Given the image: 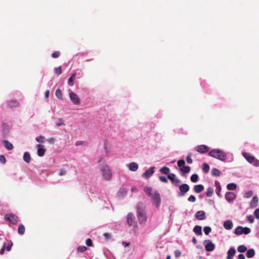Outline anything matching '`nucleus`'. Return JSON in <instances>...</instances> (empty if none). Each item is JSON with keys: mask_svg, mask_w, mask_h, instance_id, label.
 Listing matches in <instances>:
<instances>
[{"mask_svg": "<svg viewBox=\"0 0 259 259\" xmlns=\"http://www.w3.org/2000/svg\"><path fill=\"white\" fill-rule=\"evenodd\" d=\"M85 244L88 246L91 247L93 246L92 241L90 238H88L85 241Z\"/></svg>", "mask_w": 259, "mask_h": 259, "instance_id": "nucleus-45", "label": "nucleus"}, {"mask_svg": "<svg viewBox=\"0 0 259 259\" xmlns=\"http://www.w3.org/2000/svg\"><path fill=\"white\" fill-rule=\"evenodd\" d=\"M52 56L54 58H58L60 56V53L59 52H55L52 54Z\"/></svg>", "mask_w": 259, "mask_h": 259, "instance_id": "nucleus-55", "label": "nucleus"}, {"mask_svg": "<svg viewBox=\"0 0 259 259\" xmlns=\"http://www.w3.org/2000/svg\"><path fill=\"white\" fill-rule=\"evenodd\" d=\"M255 254V251L253 249H249L247 251V257L248 258H251L254 256Z\"/></svg>", "mask_w": 259, "mask_h": 259, "instance_id": "nucleus-29", "label": "nucleus"}, {"mask_svg": "<svg viewBox=\"0 0 259 259\" xmlns=\"http://www.w3.org/2000/svg\"><path fill=\"white\" fill-rule=\"evenodd\" d=\"M0 162L3 163L5 164L6 162V159L4 155H0Z\"/></svg>", "mask_w": 259, "mask_h": 259, "instance_id": "nucleus-49", "label": "nucleus"}, {"mask_svg": "<svg viewBox=\"0 0 259 259\" xmlns=\"http://www.w3.org/2000/svg\"><path fill=\"white\" fill-rule=\"evenodd\" d=\"M170 169L166 166H164L160 169V171L163 174L167 175L169 174Z\"/></svg>", "mask_w": 259, "mask_h": 259, "instance_id": "nucleus-30", "label": "nucleus"}, {"mask_svg": "<svg viewBox=\"0 0 259 259\" xmlns=\"http://www.w3.org/2000/svg\"><path fill=\"white\" fill-rule=\"evenodd\" d=\"M131 191L132 192H137L138 191V190L137 188L136 187H132L131 188Z\"/></svg>", "mask_w": 259, "mask_h": 259, "instance_id": "nucleus-63", "label": "nucleus"}, {"mask_svg": "<svg viewBox=\"0 0 259 259\" xmlns=\"http://www.w3.org/2000/svg\"><path fill=\"white\" fill-rule=\"evenodd\" d=\"M87 250V247L85 246H79L77 247V250L78 252H83Z\"/></svg>", "mask_w": 259, "mask_h": 259, "instance_id": "nucleus-37", "label": "nucleus"}, {"mask_svg": "<svg viewBox=\"0 0 259 259\" xmlns=\"http://www.w3.org/2000/svg\"><path fill=\"white\" fill-rule=\"evenodd\" d=\"M5 219L6 221L13 225L16 224L18 222V217L14 214H6L5 215Z\"/></svg>", "mask_w": 259, "mask_h": 259, "instance_id": "nucleus-6", "label": "nucleus"}, {"mask_svg": "<svg viewBox=\"0 0 259 259\" xmlns=\"http://www.w3.org/2000/svg\"><path fill=\"white\" fill-rule=\"evenodd\" d=\"M69 97L71 101L75 104H79L80 103V99L78 96L73 92L69 93Z\"/></svg>", "mask_w": 259, "mask_h": 259, "instance_id": "nucleus-11", "label": "nucleus"}, {"mask_svg": "<svg viewBox=\"0 0 259 259\" xmlns=\"http://www.w3.org/2000/svg\"><path fill=\"white\" fill-rule=\"evenodd\" d=\"M44 139L45 138L42 136H39L36 138V141L41 143L44 142Z\"/></svg>", "mask_w": 259, "mask_h": 259, "instance_id": "nucleus-42", "label": "nucleus"}, {"mask_svg": "<svg viewBox=\"0 0 259 259\" xmlns=\"http://www.w3.org/2000/svg\"><path fill=\"white\" fill-rule=\"evenodd\" d=\"M224 227L227 230H230L233 227V223L231 221L227 220L224 223Z\"/></svg>", "mask_w": 259, "mask_h": 259, "instance_id": "nucleus-19", "label": "nucleus"}, {"mask_svg": "<svg viewBox=\"0 0 259 259\" xmlns=\"http://www.w3.org/2000/svg\"><path fill=\"white\" fill-rule=\"evenodd\" d=\"M55 73L58 75L61 74H62L61 67H59L56 68L55 69Z\"/></svg>", "mask_w": 259, "mask_h": 259, "instance_id": "nucleus-43", "label": "nucleus"}, {"mask_svg": "<svg viewBox=\"0 0 259 259\" xmlns=\"http://www.w3.org/2000/svg\"><path fill=\"white\" fill-rule=\"evenodd\" d=\"M160 181L162 182L167 183L168 182L167 179L164 176H160L159 178Z\"/></svg>", "mask_w": 259, "mask_h": 259, "instance_id": "nucleus-47", "label": "nucleus"}, {"mask_svg": "<svg viewBox=\"0 0 259 259\" xmlns=\"http://www.w3.org/2000/svg\"><path fill=\"white\" fill-rule=\"evenodd\" d=\"M151 198L153 205L157 208L159 207L161 201L159 193L157 191L155 192Z\"/></svg>", "mask_w": 259, "mask_h": 259, "instance_id": "nucleus-5", "label": "nucleus"}, {"mask_svg": "<svg viewBox=\"0 0 259 259\" xmlns=\"http://www.w3.org/2000/svg\"><path fill=\"white\" fill-rule=\"evenodd\" d=\"M245 256L243 254H239L238 256V259H245Z\"/></svg>", "mask_w": 259, "mask_h": 259, "instance_id": "nucleus-60", "label": "nucleus"}, {"mask_svg": "<svg viewBox=\"0 0 259 259\" xmlns=\"http://www.w3.org/2000/svg\"><path fill=\"white\" fill-rule=\"evenodd\" d=\"M137 212L139 223L141 224L146 222L147 218L145 212V207L142 203L138 204Z\"/></svg>", "mask_w": 259, "mask_h": 259, "instance_id": "nucleus-2", "label": "nucleus"}, {"mask_svg": "<svg viewBox=\"0 0 259 259\" xmlns=\"http://www.w3.org/2000/svg\"><path fill=\"white\" fill-rule=\"evenodd\" d=\"M237 250L240 252H244L247 250V247L244 245H241L238 247Z\"/></svg>", "mask_w": 259, "mask_h": 259, "instance_id": "nucleus-34", "label": "nucleus"}, {"mask_svg": "<svg viewBox=\"0 0 259 259\" xmlns=\"http://www.w3.org/2000/svg\"><path fill=\"white\" fill-rule=\"evenodd\" d=\"M205 242V248L206 251H212L214 250L215 245L210 240H206Z\"/></svg>", "mask_w": 259, "mask_h": 259, "instance_id": "nucleus-10", "label": "nucleus"}, {"mask_svg": "<svg viewBox=\"0 0 259 259\" xmlns=\"http://www.w3.org/2000/svg\"><path fill=\"white\" fill-rule=\"evenodd\" d=\"M236 198V195L233 192H228L225 194V198L228 201H232Z\"/></svg>", "mask_w": 259, "mask_h": 259, "instance_id": "nucleus-13", "label": "nucleus"}, {"mask_svg": "<svg viewBox=\"0 0 259 259\" xmlns=\"http://www.w3.org/2000/svg\"><path fill=\"white\" fill-rule=\"evenodd\" d=\"M202 169L205 173H207L209 170V166L207 163H203Z\"/></svg>", "mask_w": 259, "mask_h": 259, "instance_id": "nucleus-38", "label": "nucleus"}, {"mask_svg": "<svg viewBox=\"0 0 259 259\" xmlns=\"http://www.w3.org/2000/svg\"><path fill=\"white\" fill-rule=\"evenodd\" d=\"M179 189L180 193H179L178 196L181 197L185 195V194L189 190L190 187L188 184H183L180 186Z\"/></svg>", "mask_w": 259, "mask_h": 259, "instance_id": "nucleus-7", "label": "nucleus"}, {"mask_svg": "<svg viewBox=\"0 0 259 259\" xmlns=\"http://www.w3.org/2000/svg\"><path fill=\"white\" fill-rule=\"evenodd\" d=\"M213 193V189L211 187H208L207 189L206 195L208 197L212 196Z\"/></svg>", "mask_w": 259, "mask_h": 259, "instance_id": "nucleus-31", "label": "nucleus"}, {"mask_svg": "<svg viewBox=\"0 0 259 259\" xmlns=\"http://www.w3.org/2000/svg\"><path fill=\"white\" fill-rule=\"evenodd\" d=\"M138 168V164L135 162H131L128 164V168L131 171H136Z\"/></svg>", "mask_w": 259, "mask_h": 259, "instance_id": "nucleus-16", "label": "nucleus"}, {"mask_svg": "<svg viewBox=\"0 0 259 259\" xmlns=\"http://www.w3.org/2000/svg\"><path fill=\"white\" fill-rule=\"evenodd\" d=\"M188 200L190 202H194L196 201V198L194 195H190Z\"/></svg>", "mask_w": 259, "mask_h": 259, "instance_id": "nucleus-51", "label": "nucleus"}, {"mask_svg": "<svg viewBox=\"0 0 259 259\" xmlns=\"http://www.w3.org/2000/svg\"><path fill=\"white\" fill-rule=\"evenodd\" d=\"M236 253V250L234 248H231L229 249V250L228 251V256L227 258V259H232L233 257L234 256L235 254Z\"/></svg>", "mask_w": 259, "mask_h": 259, "instance_id": "nucleus-18", "label": "nucleus"}, {"mask_svg": "<svg viewBox=\"0 0 259 259\" xmlns=\"http://www.w3.org/2000/svg\"><path fill=\"white\" fill-rule=\"evenodd\" d=\"M220 192H221V188L220 187L217 188V190H216V193H217V195L219 196H220Z\"/></svg>", "mask_w": 259, "mask_h": 259, "instance_id": "nucleus-59", "label": "nucleus"}, {"mask_svg": "<svg viewBox=\"0 0 259 259\" xmlns=\"http://www.w3.org/2000/svg\"><path fill=\"white\" fill-rule=\"evenodd\" d=\"M212 175L215 177L219 176L221 174L220 171L217 168H213L211 171Z\"/></svg>", "mask_w": 259, "mask_h": 259, "instance_id": "nucleus-35", "label": "nucleus"}, {"mask_svg": "<svg viewBox=\"0 0 259 259\" xmlns=\"http://www.w3.org/2000/svg\"><path fill=\"white\" fill-rule=\"evenodd\" d=\"M2 143L4 144L5 147L8 150H10L13 149V146L12 144H11L10 142L7 140H4L2 141Z\"/></svg>", "mask_w": 259, "mask_h": 259, "instance_id": "nucleus-17", "label": "nucleus"}, {"mask_svg": "<svg viewBox=\"0 0 259 259\" xmlns=\"http://www.w3.org/2000/svg\"><path fill=\"white\" fill-rule=\"evenodd\" d=\"M198 176L197 174H193L191 177V181L192 182H196L198 181Z\"/></svg>", "mask_w": 259, "mask_h": 259, "instance_id": "nucleus-39", "label": "nucleus"}, {"mask_svg": "<svg viewBox=\"0 0 259 259\" xmlns=\"http://www.w3.org/2000/svg\"><path fill=\"white\" fill-rule=\"evenodd\" d=\"M185 162L184 160H180L178 161V165L179 167L185 166Z\"/></svg>", "mask_w": 259, "mask_h": 259, "instance_id": "nucleus-44", "label": "nucleus"}, {"mask_svg": "<svg viewBox=\"0 0 259 259\" xmlns=\"http://www.w3.org/2000/svg\"><path fill=\"white\" fill-rule=\"evenodd\" d=\"M50 94V91L49 90H47L45 92V96L46 98H48Z\"/></svg>", "mask_w": 259, "mask_h": 259, "instance_id": "nucleus-61", "label": "nucleus"}, {"mask_svg": "<svg viewBox=\"0 0 259 259\" xmlns=\"http://www.w3.org/2000/svg\"><path fill=\"white\" fill-rule=\"evenodd\" d=\"M55 95L60 99H62V93L60 89H57L55 92Z\"/></svg>", "mask_w": 259, "mask_h": 259, "instance_id": "nucleus-36", "label": "nucleus"}, {"mask_svg": "<svg viewBox=\"0 0 259 259\" xmlns=\"http://www.w3.org/2000/svg\"><path fill=\"white\" fill-rule=\"evenodd\" d=\"M227 188L229 190H233L236 189L237 185L235 183H230L227 185Z\"/></svg>", "mask_w": 259, "mask_h": 259, "instance_id": "nucleus-33", "label": "nucleus"}, {"mask_svg": "<svg viewBox=\"0 0 259 259\" xmlns=\"http://www.w3.org/2000/svg\"><path fill=\"white\" fill-rule=\"evenodd\" d=\"M186 161H187V162L189 164H191L193 162V160L191 158V154H189L187 158H186Z\"/></svg>", "mask_w": 259, "mask_h": 259, "instance_id": "nucleus-46", "label": "nucleus"}, {"mask_svg": "<svg viewBox=\"0 0 259 259\" xmlns=\"http://www.w3.org/2000/svg\"><path fill=\"white\" fill-rule=\"evenodd\" d=\"M5 250V247H3L0 250V254L2 255L4 253Z\"/></svg>", "mask_w": 259, "mask_h": 259, "instance_id": "nucleus-64", "label": "nucleus"}, {"mask_svg": "<svg viewBox=\"0 0 259 259\" xmlns=\"http://www.w3.org/2000/svg\"><path fill=\"white\" fill-rule=\"evenodd\" d=\"M167 178L172 182L176 179V176L174 174H170L168 175Z\"/></svg>", "mask_w": 259, "mask_h": 259, "instance_id": "nucleus-40", "label": "nucleus"}, {"mask_svg": "<svg viewBox=\"0 0 259 259\" xmlns=\"http://www.w3.org/2000/svg\"><path fill=\"white\" fill-rule=\"evenodd\" d=\"M23 159L27 163H29L31 160V156L29 152H25L23 155Z\"/></svg>", "mask_w": 259, "mask_h": 259, "instance_id": "nucleus-26", "label": "nucleus"}, {"mask_svg": "<svg viewBox=\"0 0 259 259\" xmlns=\"http://www.w3.org/2000/svg\"><path fill=\"white\" fill-rule=\"evenodd\" d=\"M76 75V73H73L70 77L69 78L68 80V84L70 86H72L74 84V79L75 78Z\"/></svg>", "mask_w": 259, "mask_h": 259, "instance_id": "nucleus-23", "label": "nucleus"}, {"mask_svg": "<svg viewBox=\"0 0 259 259\" xmlns=\"http://www.w3.org/2000/svg\"><path fill=\"white\" fill-rule=\"evenodd\" d=\"M25 229L23 225L20 224L18 229V233L21 235H23L25 233Z\"/></svg>", "mask_w": 259, "mask_h": 259, "instance_id": "nucleus-27", "label": "nucleus"}, {"mask_svg": "<svg viewBox=\"0 0 259 259\" xmlns=\"http://www.w3.org/2000/svg\"><path fill=\"white\" fill-rule=\"evenodd\" d=\"M235 234L237 235H240L243 234V227L241 226H238L234 232Z\"/></svg>", "mask_w": 259, "mask_h": 259, "instance_id": "nucleus-28", "label": "nucleus"}, {"mask_svg": "<svg viewBox=\"0 0 259 259\" xmlns=\"http://www.w3.org/2000/svg\"><path fill=\"white\" fill-rule=\"evenodd\" d=\"M196 218L197 220H203L205 218V213L202 210L198 211L196 213Z\"/></svg>", "mask_w": 259, "mask_h": 259, "instance_id": "nucleus-15", "label": "nucleus"}, {"mask_svg": "<svg viewBox=\"0 0 259 259\" xmlns=\"http://www.w3.org/2000/svg\"><path fill=\"white\" fill-rule=\"evenodd\" d=\"M144 191L146 193V194L149 196L151 197L153 194L152 193V189L151 187H145L144 188Z\"/></svg>", "mask_w": 259, "mask_h": 259, "instance_id": "nucleus-25", "label": "nucleus"}, {"mask_svg": "<svg viewBox=\"0 0 259 259\" xmlns=\"http://www.w3.org/2000/svg\"><path fill=\"white\" fill-rule=\"evenodd\" d=\"M154 172V167H152L147 170L143 174L142 176L144 178H149L151 177Z\"/></svg>", "mask_w": 259, "mask_h": 259, "instance_id": "nucleus-14", "label": "nucleus"}, {"mask_svg": "<svg viewBox=\"0 0 259 259\" xmlns=\"http://www.w3.org/2000/svg\"><path fill=\"white\" fill-rule=\"evenodd\" d=\"M37 151V155L40 156H43L46 152V149L44 148V146L41 144H38L36 146Z\"/></svg>", "mask_w": 259, "mask_h": 259, "instance_id": "nucleus-12", "label": "nucleus"}, {"mask_svg": "<svg viewBox=\"0 0 259 259\" xmlns=\"http://www.w3.org/2000/svg\"><path fill=\"white\" fill-rule=\"evenodd\" d=\"M191 168L189 166H185L181 168L180 170L183 173H188L190 171Z\"/></svg>", "mask_w": 259, "mask_h": 259, "instance_id": "nucleus-32", "label": "nucleus"}, {"mask_svg": "<svg viewBox=\"0 0 259 259\" xmlns=\"http://www.w3.org/2000/svg\"><path fill=\"white\" fill-rule=\"evenodd\" d=\"M211 231V229L210 227L207 226L204 228V232L206 235H208Z\"/></svg>", "mask_w": 259, "mask_h": 259, "instance_id": "nucleus-41", "label": "nucleus"}, {"mask_svg": "<svg viewBox=\"0 0 259 259\" xmlns=\"http://www.w3.org/2000/svg\"><path fill=\"white\" fill-rule=\"evenodd\" d=\"M103 236H104V237L106 239H110L111 238V235L109 233H104L103 234Z\"/></svg>", "mask_w": 259, "mask_h": 259, "instance_id": "nucleus-58", "label": "nucleus"}, {"mask_svg": "<svg viewBox=\"0 0 259 259\" xmlns=\"http://www.w3.org/2000/svg\"><path fill=\"white\" fill-rule=\"evenodd\" d=\"M180 183H181L180 180L177 178L175 179V180L174 182H172V184L176 186H178Z\"/></svg>", "mask_w": 259, "mask_h": 259, "instance_id": "nucleus-53", "label": "nucleus"}, {"mask_svg": "<svg viewBox=\"0 0 259 259\" xmlns=\"http://www.w3.org/2000/svg\"><path fill=\"white\" fill-rule=\"evenodd\" d=\"M99 162L103 163H101V166L100 167V171L103 177L106 180H110L112 177V174L109 167L105 163L103 158H101L99 160Z\"/></svg>", "mask_w": 259, "mask_h": 259, "instance_id": "nucleus-1", "label": "nucleus"}, {"mask_svg": "<svg viewBox=\"0 0 259 259\" xmlns=\"http://www.w3.org/2000/svg\"><path fill=\"white\" fill-rule=\"evenodd\" d=\"M66 170L64 169H61L59 170V175L60 176H64L66 174Z\"/></svg>", "mask_w": 259, "mask_h": 259, "instance_id": "nucleus-54", "label": "nucleus"}, {"mask_svg": "<svg viewBox=\"0 0 259 259\" xmlns=\"http://www.w3.org/2000/svg\"><path fill=\"white\" fill-rule=\"evenodd\" d=\"M258 199L257 196H254L250 202V206L252 208H254L257 205Z\"/></svg>", "mask_w": 259, "mask_h": 259, "instance_id": "nucleus-20", "label": "nucleus"}, {"mask_svg": "<svg viewBox=\"0 0 259 259\" xmlns=\"http://www.w3.org/2000/svg\"><path fill=\"white\" fill-rule=\"evenodd\" d=\"M195 150L198 152L203 154L208 152L209 147L205 145H200L196 146L195 148Z\"/></svg>", "mask_w": 259, "mask_h": 259, "instance_id": "nucleus-8", "label": "nucleus"}, {"mask_svg": "<svg viewBox=\"0 0 259 259\" xmlns=\"http://www.w3.org/2000/svg\"><path fill=\"white\" fill-rule=\"evenodd\" d=\"M254 215L256 219H259V208H257L255 210Z\"/></svg>", "mask_w": 259, "mask_h": 259, "instance_id": "nucleus-56", "label": "nucleus"}, {"mask_svg": "<svg viewBox=\"0 0 259 259\" xmlns=\"http://www.w3.org/2000/svg\"><path fill=\"white\" fill-rule=\"evenodd\" d=\"M250 232V229L247 227H243V233L248 234Z\"/></svg>", "mask_w": 259, "mask_h": 259, "instance_id": "nucleus-48", "label": "nucleus"}, {"mask_svg": "<svg viewBox=\"0 0 259 259\" xmlns=\"http://www.w3.org/2000/svg\"><path fill=\"white\" fill-rule=\"evenodd\" d=\"M252 195H253L252 191H249L245 194L244 197H245L246 198H249V197H250Z\"/></svg>", "mask_w": 259, "mask_h": 259, "instance_id": "nucleus-52", "label": "nucleus"}, {"mask_svg": "<svg viewBox=\"0 0 259 259\" xmlns=\"http://www.w3.org/2000/svg\"><path fill=\"white\" fill-rule=\"evenodd\" d=\"M194 232L197 235H202V228L200 226H196L193 229Z\"/></svg>", "mask_w": 259, "mask_h": 259, "instance_id": "nucleus-22", "label": "nucleus"}, {"mask_svg": "<svg viewBox=\"0 0 259 259\" xmlns=\"http://www.w3.org/2000/svg\"><path fill=\"white\" fill-rule=\"evenodd\" d=\"M247 220L249 223H252L254 222V219L252 215H249L247 216Z\"/></svg>", "mask_w": 259, "mask_h": 259, "instance_id": "nucleus-50", "label": "nucleus"}, {"mask_svg": "<svg viewBox=\"0 0 259 259\" xmlns=\"http://www.w3.org/2000/svg\"><path fill=\"white\" fill-rule=\"evenodd\" d=\"M243 156L246 159V160L249 162L252 163L255 166H259V160L255 159V157L252 156L251 154L247 152L243 153Z\"/></svg>", "mask_w": 259, "mask_h": 259, "instance_id": "nucleus-4", "label": "nucleus"}, {"mask_svg": "<svg viewBox=\"0 0 259 259\" xmlns=\"http://www.w3.org/2000/svg\"><path fill=\"white\" fill-rule=\"evenodd\" d=\"M181 252L180 250H177L175 251V256L178 257L180 256Z\"/></svg>", "mask_w": 259, "mask_h": 259, "instance_id": "nucleus-57", "label": "nucleus"}, {"mask_svg": "<svg viewBox=\"0 0 259 259\" xmlns=\"http://www.w3.org/2000/svg\"><path fill=\"white\" fill-rule=\"evenodd\" d=\"M12 245V242L11 241H8L7 242L4 243L3 247H5V249L7 251H10L11 249Z\"/></svg>", "mask_w": 259, "mask_h": 259, "instance_id": "nucleus-24", "label": "nucleus"}, {"mask_svg": "<svg viewBox=\"0 0 259 259\" xmlns=\"http://www.w3.org/2000/svg\"><path fill=\"white\" fill-rule=\"evenodd\" d=\"M127 191L125 189L122 188L120 190L119 193H122L123 194H126Z\"/></svg>", "mask_w": 259, "mask_h": 259, "instance_id": "nucleus-62", "label": "nucleus"}, {"mask_svg": "<svg viewBox=\"0 0 259 259\" xmlns=\"http://www.w3.org/2000/svg\"><path fill=\"white\" fill-rule=\"evenodd\" d=\"M203 189L204 187L201 184L195 185L194 186V190L197 193H200L203 190Z\"/></svg>", "mask_w": 259, "mask_h": 259, "instance_id": "nucleus-21", "label": "nucleus"}, {"mask_svg": "<svg viewBox=\"0 0 259 259\" xmlns=\"http://www.w3.org/2000/svg\"><path fill=\"white\" fill-rule=\"evenodd\" d=\"M127 222L130 226L137 227V222L135 221V217L131 213H128L127 215Z\"/></svg>", "mask_w": 259, "mask_h": 259, "instance_id": "nucleus-9", "label": "nucleus"}, {"mask_svg": "<svg viewBox=\"0 0 259 259\" xmlns=\"http://www.w3.org/2000/svg\"><path fill=\"white\" fill-rule=\"evenodd\" d=\"M208 155L218 159L221 161H225L226 159V154L222 150L215 149L211 150L208 153Z\"/></svg>", "mask_w": 259, "mask_h": 259, "instance_id": "nucleus-3", "label": "nucleus"}]
</instances>
